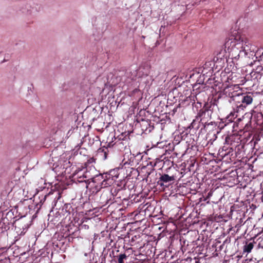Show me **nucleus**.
<instances>
[{"label":"nucleus","mask_w":263,"mask_h":263,"mask_svg":"<svg viewBox=\"0 0 263 263\" xmlns=\"http://www.w3.org/2000/svg\"><path fill=\"white\" fill-rule=\"evenodd\" d=\"M260 199L262 201H263V195L260 197Z\"/></svg>","instance_id":"nucleus-25"},{"label":"nucleus","mask_w":263,"mask_h":263,"mask_svg":"<svg viewBox=\"0 0 263 263\" xmlns=\"http://www.w3.org/2000/svg\"><path fill=\"white\" fill-rule=\"evenodd\" d=\"M3 223L0 222V234L3 233L4 232V229H3Z\"/></svg>","instance_id":"nucleus-20"},{"label":"nucleus","mask_w":263,"mask_h":263,"mask_svg":"<svg viewBox=\"0 0 263 263\" xmlns=\"http://www.w3.org/2000/svg\"><path fill=\"white\" fill-rule=\"evenodd\" d=\"M253 243L252 242H249L243 246V253H250L253 248Z\"/></svg>","instance_id":"nucleus-12"},{"label":"nucleus","mask_w":263,"mask_h":263,"mask_svg":"<svg viewBox=\"0 0 263 263\" xmlns=\"http://www.w3.org/2000/svg\"><path fill=\"white\" fill-rule=\"evenodd\" d=\"M110 148V143H108L107 147L103 146L98 150V154L103 160L107 159L108 153L109 152L108 148Z\"/></svg>","instance_id":"nucleus-8"},{"label":"nucleus","mask_w":263,"mask_h":263,"mask_svg":"<svg viewBox=\"0 0 263 263\" xmlns=\"http://www.w3.org/2000/svg\"><path fill=\"white\" fill-rule=\"evenodd\" d=\"M260 140V138L259 135H254V136L253 137V140H254V143L255 146H256L258 141H259Z\"/></svg>","instance_id":"nucleus-18"},{"label":"nucleus","mask_w":263,"mask_h":263,"mask_svg":"<svg viewBox=\"0 0 263 263\" xmlns=\"http://www.w3.org/2000/svg\"><path fill=\"white\" fill-rule=\"evenodd\" d=\"M261 104L255 106L253 110L252 114L251 121L259 127L258 129L262 130L263 128V114L261 112Z\"/></svg>","instance_id":"nucleus-6"},{"label":"nucleus","mask_w":263,"mask_h":263,"mask_svg":"<svg viewBox=\"0 0 263 263\" xmlns=\"http://www.w3.org/2000/svg\"><path fill=\"white\" fill-rule=\"evenodd\" d=\"M212 104L208 103L204 104L202 108L200 109L196 117L201 122L202 126L205 127L206 125H209V121L211 119L213 108L211 109Z\"/></svg>","instance_id":"nucleus-5"},{"label":"nucleus","mask_w":263,"mask_h":263,"mask_svg":"<svg viewBox=\"0 0 263 263\" xmlns=\"http://www.w3.org/2000/svg\"><path fill=\"white\" fill-rule=\"evenodd\" d=\"M202 106L201 103L197 102V103H194L193 104V108H196L197 111H198V108H201Z\"/></svg>","instance_id":"nucleus-19"},{"label":"nucleus","mask_w":263,"mask_h":263,"mask_svg":"<svg viewBox=\"0 0 263 263\" xmlns=\"http://www.w3.org/2000/svg\"><path fill=\"white\" fill-rule=\"evenodd\" d=\"M96 170L95 167H84L82 166L76 167L73 171L71 177L74 182H85L86 185L90 180V178L93 177L92 173H96Z\"/></svg>","instance_id":"nucleus-4"},{"label":"nucleus","mask_w":263,"mask_h":263,"mask_svg":"<svg viewBox=\"0 0 263 263\" xmlns=\"http://www.w3.org/2000/svg\"><path fill=\"white\" fill-rule=\"evenodd\" d=\"M263 239L260 237L257 239L256 241L254 240V242L257 248H263Z\"/></svg>","instance_id":"nucleus-14"},{"label":"nucleus","mask_w":263,"mask_h":263,"mask_svg":"<svg viewBox=\"0 0 263 263\" xmlns=\"http://www.w3.org/2000/svg\"><path fill=\"white\" fill-rule=\"evenodd\" d=\"M127 257L125 254H121L118 257V263H124L123 260Z\"/></svg>","instance_id":"nucleus-17"},{"label":"nucleus","mask_w":263,"mask_h":263,"mask_svg":"<svg viewBox=\"0 0 263 263\" xmlns=\"http://www.w3.org/2000/svg\"><path fill=\"white\" fill-rule=\"evenodd\" d=\"M50 195V193L46 194L45 195L44 194H40L38 196L39 199H40V202L38 203L36 202L37 204H40V206L43 204L44 201H45L46 198L47 196H49Z\"/></svg>","instance_id":"nucleus-13"},{"label":"nucleus","mask_w":263,"mask_h":263,"mask_svg":"<svg viewBox=\"0 0 263 263\" xmlns=\"http://www.w3.org/2000/svg\"><path fill=\"white\" fill-rule=\"evenodd\" d=\"M117 171L111 170L109 173L95 174L92 173L93 177L90 178V180L86 185V188L92 194L97 193L101 189L106 187L112 185L115 178L118 177V175L116 174Z\"/></svg>","instance_id":"nucleus-2"},{"label":"nucleus","mask_w":263,"mask_h":263,"mask_svg":"<svg viewBox=\"0 0 263 263\" xmlns=\"http://www.w3.org/2000/svg\"><path fill=\"white\" fill-rule=\"evenodd\" d=\"M240 226L239 225V224H237L236 225L235 227L237 228V229H239V228L240 227Z\"/></svg>","instance_id":"nucleus-23"},{"label":"nucleus","mask_w":263,"mask_h":263,"mask_svg":"<svg viewBox=\"0 0 263 263\" xmlns=\"http://www.w3.org/2000/svg\"><path fill=\"white\" fill-rule=\"evenodd\" d=\"M96 162V159L93 157L89 158L87 161L85 163V167H87L89 168V167H92V166H89L90 165L93 164Z\"/></svg>","instance_id":"nucleus-15"},{"label":"nucleus","mask_w":263,"mask_h":263,"mask_svg":"<svg viewBox=\"0 0 263 263\" xmlns=\"http://www.w3.org/2000/svg\"><path fill=\"white\" fill-rule=\"evenodd\" d=\"M108 196H111L110 193L108 191L103 192L100 196V203L102 206H104L107 204H111L110 199H108Z\"/></svg>","instance_id":"nucleus-9"},{"label":"nucleus","mask_w":263,"mask_h":263,"mask_svg":"<svg viewBox=\"0 0 263 263\" xmlns=\"http://www.w3.org/2000/svg\"><path fill=\"white\" fill-rule=\"evenodd\" d=\"M36 11V9H34V8L31 7V6L28 4L26 5L25 6V8H23L22 9L23 13H25L27 15L34 14Z\"/></svg>","instance_id":"nucleus-10"},{"label":"nucleus","mask_w":263,"mask_h":263,"mask_svg":"<svg viewBox=\"0 0 263 263\" xmlns=\"http://www.w3.org/2000/svg\"><path fill=\"white\" fill-rule=\"evenodd\" d=\"M246 82V80H245V78H243V77H241L240 78V80H239L238 81H236V82H238L239 83V84H236V85H235L233 87V88L232 87V89H234V88H235L236 89H238L239 88V85H243L245 82Z\"/></svg>","instance_id":"nucleus-16"},{"label":"nucleus","mask_w":263,"mask_h":263,"mask_svg":"<svg viewBox=\"0 0 263 263\" xmlns=\"http://www.w3.org/2000/svg\"><path fill=\"white\" fill-rule=\"evenodd\" d=\"M121 143H122L121 142H119V143H118V144H121ZM114 145H118L117 142H116Z\"/></svg>","instance_id":"nucleus-24"},{"label":"nucleus","mask_w":263,"mask_h":263,"mask_svg":"<svg viewBox=\"0 0 263 263\" xmlns=\"http://www.w3.org/2000/svg\"><path fill=\"white\" fill-rule=\"evenodd\" d=\"M189 127L190 128H194L195 129H198L200 127L202 128V126L201 122H200L199 119L196 116L195 118L193 120L192 122L191 123Z\"/></svg>","instance_id":"nucleus-11"},{"label":"nucleus","mask_w":263,"mask_h":263,"mask_svg":"<svg viewBox=\"0 0 263 263\" xmlns=\"http://www.w3.org/2000/svg\"><path fill=\"white\" fill-rule=\"evenodd\" d=\"M81 227H82V228H84L85 229H88L89 228L88 226H87L86 224H83V225H82Z\"/></svg>","instance_id":"nucleus-22"},{"label":"nucleus","mask_w":263,"mask_h":263,"mask_svg":"<svg viewBox=\"0 0 263 263\" xmlns=\"http://www.w3.org/2000/svg\"><path fill=\"white\" fill-rule=\"evenodd\" d=\"M175 175L169 176L168 174H162L161 175L157 182L158 185L161 186L168 187L175 180Z\"/></svg>","instance_id":"nucleus-7"},{"label":"nucleus","mask_w":263,"mask_h":263,"mask_svg":"<svg viewBox=\"0 0 263 263\" xmlns=\"http://www.w3.org/2000/svg\"><path fill=\"white\" fill-rule=\"evenodd\" d=\"M211 62H206L205 63V64L204 65V66H203V70L202 71V72H204V70H205V67L209 64L211 65Z\"/></svg>","instance_id":"nucleus-21"},{"label":"nucleus","mask_w":263,"mask_h":263,"mask_svg":"<svg viewBox=\"0 0 263 263\" xmlns=\"http://www.w3.org/2000/svg\"><path fill=\"white\" fill-rule=\"evenodd\" d=\"M250 44L246 37L237 31L233 32L228 38L226 39L224 43V49H220L217 53V59L222 60L227 58V49L229 53V56L231 55L232 58H236L239 56L241 52L247 54L251 50Z\"/></svg>","instance_id":"nucleus-1"},{"label":"nucleus","mask_w":263,"mask_h":263,"mask_svg":"<svg viewBox=\"0 0 263 263\" xmlns=\"http://www.w3.org/2000/svg\"><path fill=\"white\" fill-rule=\"evenodd\" d=\"M36 196H37V195H36L34 197L35 199L36 198Z\"/></svg>","instance_id":"nucleus-26"},{"label":"nucleus","mask_w":263,"mask_h":263,"mask_svg":"<svg viewBox=\"0 0 263 263\" xmlns=\"http://www.w3.org/2000/svg\"><path fill=\"white\" fill-rule=\"evenodd\" d=\"M226 92H229V96L235 102L236 111L239 112L243 110L248 105L251 104L253 101V95L250 93H242L240 92H235L232 87H229Z\"/></svg>","instance_id":"nucleus-3"}]
</instances>
